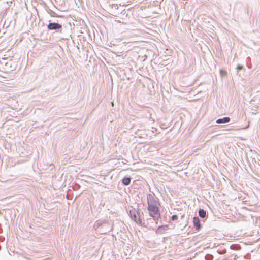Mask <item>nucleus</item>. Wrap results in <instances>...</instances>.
<instances>
[{"label":"nucleus","instance_id":"nucleus-11","mask_svg":"<svg viewBox=\"0 0 260 260\" xmlns=\"http://www.w3.org/2000/svg\"><path fill=\"white\" fill-rule=\"evenodd\" d=\"M112 106H113V105H114V104H113V102L112 103Z\"/></svg>","mask_w":260,"mask_h":260},{"label":"nucleus","instance_id":"nucleus-2","mask_svg":"<svg viewBox=\"0 0 260 260\" xmlns=\"http://www.w3.org/2000/svg\"><path fill=\"white\" fill-rule=\"evenodd\" d=\"M130 215L132 218L137 223L142 225V220L140 218L139 209H133L130 211Z\"/></svg>","mask_w":260,"mask_h":260},{"label":"nucleus","instance_id":"nucleus-5","mask_svg":"<svg viewBox=\"0 0 260 260\" xmlns=\"http://www.w3.org/2000/svg\"><path fill=\"white\" fill-rule=\"evenodd\" d=\"M230 121L229 117H224L223 118L219 119L216 121V123L218 124L228 123Z\"/></svg>","mask_w":260,"mask_h":260},{"label":"nucleus","instance_id":"nucleus-9","mask_svg":"<svg viewBox=\"0 0 260 260\" xmlns=\"http://www.w3.org/2000/svg\"><path fill=\"white\" fill-rule=\"evenodd\" d=\"M171 219L172 220H176L178 219V216L176 215H174L172 216Z\"/></svg>","mask_w":260,"mask_h":260},{"label":"nucleus","instance_id":"nucleus-1","mask_svg":"<svg viewBox=\"0 0 260 260\" xmlns=\"http://www.w3.org/2000/svg\"><path fill=\"white\" fill-rule=\"evenodd\" d=\"M148 211L149 215L154 220H158L160 218L159 207L160 206L158 199L154 194H149L147 196Z\"/></svg>","mask_w":260,"mask_h":260},{"label":"nucleus","instance_id":"nucleus-8","mask_svg":"<svg viewBox=\"0 0 260 260\" xmlns=\"http://www.w3.org/2000/svg\"><path fill=\"white\" fill-rule=\"evenodd\" d=\"M199 214L201 217L204 218L206 216V212L203 209H200L199 211Z\"/></svg>","mask_w":260,"mask_h":260},{"label":"nucleus","instance_id":"nucleus-4","mask_svg":"<svg viewBox=\"0 0 260 260\" xmlns=\"http://www.w3.org/2000/svg\"><path fill=\"white\" fill-rule=\"evenodd\" d=\"M193 223L194 227L197 230H199L201 228V224L200 222V219L197 217H194L193 219Z\"/></svg>","mask_w":260,"mask_h":260},{"label":"nucleus","instance_id":"nucleus-3","mask_svg":"<svg viewBox=\"0 0 260 260\" xmlns=\"http://www.w3.org/2000/svg\"><path fill=\"white\" fill-rule=\"evenodd\" d=\"M61 27V25L58 23H51L48 25V28L49 29H60Z\"/></svg>","mask_w":260,"mask_h":260},{"label":"nucleus","instance_id":"nucleus-6","mask_svg":"<svg viewBox=\"0 0 260 260\" xmlns=\"http://www.w3.org/2000/svg\"><path fill=\"white\" fill-rule=\"evenodd\" d=\"M122 183L125 185H128L131 182V178L125 177L122 180Z\"/></svg>","mask_w":260,"mask_h":260},{"label":"nucleus","instance_id":"nucleus-7","mask_svg":"<svg viewBox=\"0 0 260 260\" xmlns=\"http://www.w3.org/2000/svg\"><path fill=\"white\" fill-rule=\"evenodd\" d=\"M168 229V226L167 225H162V226H159L156 231V232L160 233L162 230H166Z\"/></svg>","mask_w":260,"mask_h":260},{"label":"nucleus","instance_id":"nucleus-10","mask_svg":"<svg viewBox=\"0 0 260 260\" xmlns=\"http://www.w3.org/2000/svg\"><path fill=\"white\" fill-rule=\"evenodd\" d=\"M237 68H238V70H240V69H241L242 68V66H238L237 67Z\"/></svg>","mask_w":260,"mask_h":260}]
</instances>
